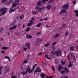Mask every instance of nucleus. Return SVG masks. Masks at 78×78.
<instances>
[{
	"label": "nucleus",
	"instance_id": "24",
	"mask_svg": "<svg viewBox=\"0 0 78 78\" xmlns=\"http://www.w3.org/2000/svg\"><path fill=\"white\" fill-rule=\"evenodd\" d=\"M50 43H47L45 45V47H49V45H50Z\"/></svg>",
	"mask_w": 78,
	"mask_h": 78
},
{
	"label": "nucleus",
	"instance_id": "11",
	"mask_svg": "<svg viewBox=\"0 0 78 78\" xmlns=\"http://www.w3.org/2000/svg\"><path fill=\"white\" fill-rule=\"evenodd\" d=\"M59 34H56L55 35L53 36V37L54 39H56V38H58V37H59Z\"/></svg>",
	"mask_w": 78,
	"mask_h": 78
},
{
	"label": "nucleus",
	"instance_id": "4",
	"mask_svg": "<svg viewBox=\"0 0 78 78\" xmlns=\"http://www.w3.org/2000/svg\"><path fill=\"white\" fill-rule=\"evenodd\" d=\"M34 71V69H32L31 70V68H30V67H28L27 68V70H26V72H29L30 73H31L32 72H33V71Z\"/></svg>",
	"mask_w": 78,
	"mask_h": 78
},
{
	"label": "nucleus",
	"instance_id": "57",
	"mask_svg": "<svg viewBox=\"0 0 78 78\" xmlns=\"http://www.w3.org/2000/svg\"><path fill=\"white\" fill-rule=\"evenodd\" d=\"M9 2L10 3H11V2H13V0H10L9 1Z\"/></svg>",
	"mask_w": 78,
	"mask_h": 78
},
{
	"label": "nucleus",
	"instance_id": "33",
	"mask_svg": "<svg viewBox=\"0 0 78 78\" xmlns=\"http://www.w3.org/2000/svg\"><path fill=\"white\" fill-rule=\"evenodd\" d=\"M74 49H75V48L74 47L72 46L70 48V49L71 50H73Z\"/></svg>",
	"mask_w": 78,
	"mask_h": 78
},
{
	"label": "nucleus",
	"instance_id": "10",
	"mask_svg": "<svg viewBox=\"0 0 78 78\" xmlns=\"http://www.w3.org/2000/svg\"><path fill=\"white\" fill-rule=\"evenodd\" d=\"M25 46L27 47V49H28V50H29V49H30V44L29 43H26L25 44Z\"/></svg>",
	"mask_w": 78,
	"mask_h": 78
},
{
	"label": "nucleus",
	"instance_id": "7",
	"mask_svg": "<svg viewBox=\"0 0 78 78\" xmlns=\"http://www.w3.org/2000/svg\"><path fill=\"white\" fill-rule=\"evenodd\" d=\"M58 69L59 72H61V69H63L64 67L62 65H59L58 66Z\"/></svg>",
	"mask_w": 78,
	"mask_h": 78
},
{
	"label": "nucleus",
	"instance_id": "16",
	"mask_svg": "<svg viewBox=\"0 0 78 78\" xmlns=\"http://www.w3.org/2000/svg\"><path fill=\"white\" fill-rule=\"evenodd\" d=\"M37 6H40L42 5V1H40L37 3Z\"/></svg>",
	"mask_w": 78,
	"mask_h": 78
},
{
	"label": "nucleus",
	"instance_id": "22",
	"mask_svg": "<svg viewBox=\"0 0 78 78\" xmlns=\"http://www.w3.org/2000/svg\"><path fill=\"white\" fill-rule=\"evenodd\" d=\"M43 41V39H38L37 40V42H42Z\"/></svg>",
	"mask_w": 78,
	"mask_h": 78
},
{
	"label": "nucleus",
	"instance_id": "6",
	"mask_svg": "<svg viewBox=\"0 0 78 78\" xmlns=\"http://www.w3.org/2000/svg\"><path fill=\"white\" fill-rule=\"evenodd\" d=\"M5 71L6 72L4 73V74H6L7 72H9V71H10V68L9 67H7L5 68Z\"/></svg>",
	"mask_w": 78,
	"mask_h": 78
},
{
	"label": "nucleus",
	"instance_id": "54",
	"mask_svg": "<svg viewBox=\"0 0 78 78\" xmlns=\"http://www.w3.org/2000/svg\"><path fill=\"white\" fill-rule=\"evenodd\" d=\"M43 20H45V21H46V20H48V19H47V18H45Z\"/></svg>",
	"mask_w": 78,
	"mask_h": 78
},
{
	"label": "nucleus",
	"instance_id": "21",
	"mask_svg": "<svg viewBox=\"0 0 78 78\" xmlns=\"http://www.w3.org/2000/svg\"><path fill=\"white\" fill-rule=\"evenodd\" d=\"M14 2L15 3H16L17 5V4L20 2V0H15Z\"/></svg>",
	"mask_w": 78,
	"mask_h": 78
},
{
	"label": "nucleus",
	"instance_id": "31",
	"mask_svg": "<svg viewBox=\"0 0 78 78\" xmlns=\"http://www.w3.org/2000/svg\"><path fill=\"white\" fill-rule=\"evenodd\" d=\"M63 13H66L67 12V11L65 9H62Z\"/></svg>",
	"mask_w": 78,
	"mask_h": 78
},
{
	"label": "nucleus",
	"instance_id": "14",
	"mask_svg": "<svg viewBox=\"0 0 78 78\" xmlns=\"http://www.w3.org/2000/svg\"><path fill=\"white\" fill-rule=\"evenodd\" d=\"M35 73H37V72H41V69H40V68L39 67H37L36 69V70L35 71Z\"/></svg>",
	"mask_w": 78,
	"mask_h": 78
},
{
	"label": "nucleus",
	"instance_id": "23",
	"mask_svg": "<svg viewBox=\"0 0 78 78\" xmlns=\"http://www.w3.org/2000/svg\"><path fill=\"white\" fill-rule=\"evenodd\" d=\"M27 73L26 71V72H23L21 73V74L23 75H25V74H27Z\"/></svg>",
	"mask_w": 78,
	"mask_h": 78
},
{
	"label": "nucleus",
	"instance_id": "37",
	"mask_svg": "<svg viewBox=\"0 0 78 78\" xmlns=\"http://www.w3.org/2000/svg\"><path fill=\"white\" fill-rule=\"evenodd\" d=\"M66 24L65 23H63L62 25V27H65V26H66Z\"/></svg>",
	"mask_w": 78,
	"mask_h": 78
},
{
	"label": "nucleus",
	"instance_id": "8",
	"mask_svg": "<svg viewBox=\"0 0 78 78\" xmlns=\"http://www.w3.org/2000/svg\"><path fill=\"white\" fill-rule=\"evenodd\" d=\"M62 8H64V9H67L69 8V4H65V5L62 6Z\"/></svg>",
	"mask_w": 78,
	"mask_h": 78
},
{
	"label": "nucleus",
	"instance_id": "28",
	"mask_svg": "<svg viewBox=\"0 0 78 78\" xmlns=\"http://www.w3.org/2000/svg\"><path fill=\"white\" fill-rule=\"evenodd\" d=\"M61 78H68V76H62Z\"/></svg>",
	"mask_w": 78,
	"mask_h": 78
},
{
	"label": "nucleus",
	"instance_id": "58",
	"mask_svg": "<svg viewBox=\"0 0 78 78\" xmlns=\"http://www.w3.org/2000/svg\"><path fill=\"white\" fill-rule=\"evenodd\" d=\"M1 2L2 3H4V2H5V1L4 0H2Z\"/></svg>",
	"mask_w": 78,
	"mask_h": 78
},
{
	"label": "nucleus",
	"instance_id": "51",
	"mask_svg": "<svg viewBox=\"0 0 78 78\" xmlns=\"http://www.w3.org/2000/svg\"><path fill=\"white\" fill-rule=\"evenodd\" d=\"M65 71H62V72H61V73L62 74H64V73H65Z\"/></svg>",
	"mask_w": 78,
	"mask_h": 78
},
{
	"label": "nucleus",
	"instance_id": "15",
	"mask_svg": "<svg viewBox=\"0 0 78 78\" xmlns=\"http://www.w3.org/2000/svg\"><path fill=\"white\" fill-rule=\"evenodd\" d=\"M5 59H7L8 61L10 62V61H11V58H10V57H9L8 56H5L4 57Z\"/></svg>",
	"mask_w": 78,
	"mask_h": 78
},
{
	"label": "nucleus",
	"instance_id": "53",
	"mask_svg": "<svg viewBox=\"0 0 78 78\" xmlns=\"http://www.w3.org/2000/svg\"><path fill=\"white\" fill-rule=\"evenodd\" d=\"M14 30V28L12 27H11L9 29V30Z\"/></svg>",
	"mask_w": 78,
	"mask_h": 78
},
{
	"label": "nucleus",
	"instance_id": "48",
	"mask_svg": "<svg viewBox=\"0 0 78 78\" xmlns=\"http://www.w3.org/2000/svg\"><path fill=\"white\" fill-rule=\"evenodd\" d=\"M72 66H73V65L72 64H69L68 66V67H72Z\"/></svg>",
	"mask_w": 78,
	"mask_h": 78
},
{
	"label": "nucleus",
	"instance_id": "56",
	"mask_svg": "<svg viewBox=\"0 0 78 78\" xmlns=\"http://www.w3.org/2000/svg\"><path fill=\"white\" fill-rule=\"evenodd\" d=\"M17 28V25H15L13 26V29L15 28V29H16Z\"/></svg>",
	"mask_w": 78,
	"mask_h": 78
},
{
	"label": "nucleus",
	"instance_id": "34",
	"mask_svg": "<svg viewBox=\"0 0 78 78\" xmlns=\"http://www.w3.org/2000/svg\"><path fill=\"white\" fill-rule=\"evenodd\" d=\"M45 56L47 58V59H51V58L48 57V55H46Z\"/></svg>",
	"mask_w": 78,
	"mask_h": 78
},
{
	"label": "nucleus",
	"instance_id": "49",
	"mask_svg": "<svg viewBox=\"0 0 78 78\" xmlns=\"http://www.w3.org/2000/svg\"><path fill=\"white\" fill-rule=\"evenodd\" d=\"M67 57H68V60L69 61L70 60V55H68Z\"/></svg>",
	"mask_w": 78,
	"mask_h": 78
},
{
	"label": "nucleus",
	"instance_id": "20",
	"mask_svg": "<svg viewBox=\"0 0 78 78\" xmlns=\"http://www.w3.org/2000/svg\"><path fill=\"white\" fill-rule=\"evenodd\" d=\"M65 69V72L66 73H68L69 72V70L67 69V68L66 67H65L64 68Z\"/></svg>",
	"mask_w": 78,
	"mask_h": 78
},
{
	"label": "nucleus",
	"instance_id": "19",
	"mask_svg": "<svg viewBox=\"0 0 78 78\" xmlns=\"http://www.w3.org/2000/svg\"><path fill=\"white\" fill-rule=\"evenodd\" d=\"M26 37L27 38H28V39H31V38H32V36L30 35H27Z\"/></svg>",
	"mask_w": 78,
	"mask_h": 78
},
{
	"label": "nucleus",
	"instance_id": "13",
	"mask_svg": "<svg viewBox=\"0 0 78 78\" xmlns=\"http://www.w3.org/2000/svg\"><path fill=\"white\" fill-rule=\"evenodd\" d=\"M37 10H35V9H34V11H32V13L33 14H36L37 13Z\"/></svg>",
	"mask_w": 78,
	"mask_h": 78
},
{
	"label": "nucleus",
	"instance_id": "3",
	"mask_svg": "<svg viewBox=\"0 0 78 78\" xmlns=\"http://www.w3.org/2000/svg\"><path fill=\"white\" fill-rule=\"evenodd\" d=\"M34 17H33L31 18V20L29 21V23L27 25V27H30L32 25V23H33V21H34Z\"/></svg>",
	"mask_w": 78,
	"mask_h": 78
},
{
	"label": "nucleus",
	"instance_id": "61",
	"mask_svg": "<svg viewBox=\"0 0 78 78\" xmlns=\"http://www.w3.org/2000/svg\"><path fill=\"white\" fill-rule=\"evenodd\" d=\"M54 76H49V78H53V77H54Z\"/></svg>",
	"mask_w": 78,
	"mask_h": 78
},
{
	"label": "nucleus",
	"instance_id": "41",
	"mask_svg": "<svg viewBox=\"0 0 78 78\" xmlns=\"http://www.w3.org/2000/svg\"><path fill=\"white\" fill-rule=\"evenodd\" d=\"M37 66L36 64H35V65H33L32 69H35V66Z\"/></svg>",
	"mask_w": 78,
	"mask_h": 78
},
{
	"label": "nucleus",
	"instance_id": "5",
	"mask_svg": "<svg viewBox=\"0 0 78 78\" xmlns=\"http://www.w3.org/2000/svg\"><path fill=\"white\" fill-rule=\"evenodd\" d=\"M19 7H20V6H18V8H16L14 9H13L12 8H11L10 10H9V13H11V12H14V11H16V9H18V8H19Z\"/></svg>",
	"mask_w": 78,
	"mask_h": 78
},
{
	"label": "nucleus",
	"instance_id": "38",
	"mask_svg": "<svg viewBox=\"0 0 78 78\" xmlns=\"http://www.w3.org/2000/svg\"><path fill=\"white\" fill-rule=\"evenodd\" d=\"M61 63L62 65H64V64H65V63L64 62V61L62 60L61 61Z\"/></svg>",
	"mask_w": 78,
	"mask_h": 78
},
{
	"label": "nucleus",
	"instance_id": "40",
	"mask_svg": "<svg viewBox=\"0 0 78 78\" xmlns=\"http://www.w3.org/2000/svg\"><path fill=\"white\" fill-rule=\"evenodd\" d=\"M27 48L26 47H24L23 49V50L24 51H26V50H27Z\"/></svg>",
	"mask_w": 78,
	"mask_h": 78
},
{
	"label": "nucleus",
	"instance_id": "45",
	"mask_svg": "<svg viewBox=\"0 0 78 78\" xmlns=\"http://www.w3.org/2000/svg\"><path fill=\"white\" fill-rule=\"evenodd\" d=\"M42 2L43 4H44L45 3V0H42Z\"/></svg>",
	"mask_w": 78,
	"mask_h": 78
},
{
	"label": "nucleus",
	"instance_id": "59",
	"mask_svg": "<svg viewBox=\"0 0 78 78\" xmlns=\"http://www.w3.org/2000/svg\"><path fill=\"white\" fill-rule=\"evenodd\" d=\"M20 19H21V20H22V19H23V18H22V16H20Z\"/></svg>",
	"mask_w": 78,
	"mask_h": 78
},
{
	"label": "nucleus",
	"instance_id": "64",
	"mask_svg": "<svg viewBox=\"0 0 78 78\" xmlns=\"http://www.w3.org/2000/svg\"><path fill=\"white\" fill-rule=\"evenodd\" d=\"M43 20H44L41 19H40V22H42V21Z\"/></svg>",
	"mask_w": 78,
	"mask_h": 78
},
{
	"label": "nucleus",
	"instance_id": "60",
	"mask_svg": "<svg viewBox=\"0 0 78 78\" xmlns=\"http://www.w3.org/2000/svg\"><path fill=\"white\" fill-rule=\"evenodd\" d=\"M42 52H40L39 53V56H40V55H42Z\"/></svg>",
	"mask_w": 78,
	"mask_h": 78
},
{
	"label": "nucleus",
	"instance_id": "35",
	"mask_svg": "<svg viewBox=\"0 0 78 78\" xmlns=\"http://www.w3.org/2000/svg\"><path fill=\"white\" fill-rule=\"evenodd\" d=\"M39 9V6H37L35 7V10H37Z\"/></svg>",
	"mask_w": 78,
	"mask_h": 78
},
{
	"label": "nucleus",
	"instance_id": "18",
	"mask_svg": "<svg viewBox=\"0 0 78 78\" xmlns=\"http://www.w3.org/2000/svg\"><path fill=\"white\" fill-rule=\"evenodd\" d=\"M46 8L48 10H50L51 9V5H48L46 6Z\"/></svg>",
	"mask_w": 78,
	"mask_h": 78
},
{
	"label": "nucleus",
	"instance_id": "30",
	"mask_svg": "<svg viewBox=\"0 0 78 78\" xmlns=\"http://www.w3.org/2000/svg\"><path fill=\"white\" fill-rule=\"evenodd\" d=\"M45 74L42 73L41 74V77H42V78H44L45 76Z\"/></svg>",
	"mask_w": 78,
	"mask_h": 78
},
{
	"label": "nucleus",
	"instance_id": "32",
	"mask_svg": "<svg viewBox=\"0 0 78 78\" xmlns=\"http://www.w3.org/2000/svg\"><path fill=\"white\" fill-rule=\"evenodd\" d=\"M41 25H42V23H39L37 25V27H39Z\"/></svg>",
	"mask_w": 78,
	"mask_h": 78
},
{
	"label": "nucleus",
	"instance_id": "47",
	"mask_svg": "<svg viewBox=\"0 0 78 78\" xmlns=\"http://www.w3.org/2000/svg\"><path fill=\"white\" fill-rule=\"evenodd\" d=\"M54 0H49V2H50V3H53Z\"/></svg>",
	"mask_w": 78,
	"mask_h": 78
},
{
	"label": "nucleus",
	"instance_id": "9",
	"mask_svg": "<svg viewBox=\"0 0 78 78\" xmlns=\"http://www.w3.org/2000/svg\"><path fill=\"white\" fill-rule=\"evenodd\" d=\"M45 8H46L45 7H43L39 8L38 9V12H41V11H42V10H43V9H45Z\"/></svg>",
	"mask_w": 78,
	"mask_h": 78
},
{
	"label": "nucleus",
	"instance_id": "50",
	"mask_svg": "<svg viewBox=\"0 0 78 78\" xmlns=\"http://www.w3.org/2000/svg\"><path fill=\"white\" fill-rule=\"evenodd\" d=\"M76 1H74L73 2V4L75 5V4H76Z\"/></svg>",
	"mask_w": 78,
	"mask_h": 78
},
{
	"label": "nucleus",
	"instance_id": "12",
	"mask_svg": "<svg viewBox=\"0 0 78 78\" xmlns=\"http://www.w3.org/2000/svg\"><path fill=\"white\" fill-rule=\"evenodd\" d=\"M21 69H22L25 67V64L24 63H22L20 66Z\"/></svg>",
	"mask_w": 78,
	"mask_h": 78
},
{
	"label": "nucleus",
	"instance_id": "46",
	"mask_svg": "<svg viewBox=\"0 0 78 78\" xmlns=\"http://www.w3.org/2000/svg\"><path fill=\"white\" fill-rule=\"evenodd\" d=\"M28 61L26 60H24L23 62V63H27V62H28Z\"/></svg>",
	"mask_w": 78,
	"mask_h": 78
},
{
	"label": "nucleus",
	"instance_id": "26",
	"mask_svg": "<svg viewBox=\"0 0 78 78\" xmlns=\"http://www.w3.org/2000/svg\"><path fill=\"white\" fill-rule=\"evenodd\" d=\"M9 48L8 47H6V46L2 48V50H6V49H8Z\"/></svg>",
	"mask_w": 78,
	"mask_h": 78
},
{
	"label": "nucleus",
	"instance_id": "63",
	"mask_svg": "<svg viewBox=\"0 0 78 78\" xmlns=\"http://www.w3.org/2000/svg\"><path fill=\"white\" fill-rule=\"evenodd\" d=\"M9 34H10V33L8 32V33H7V35H8V36H9Z\"/></svg>",
	"mask_w": 78,
	"mask_h": 78
},
{
	"label": "nucleus",
	"instance_id": "39",
	"mask_svg": "<svg viewBox=\"0 0 78 78\" xmlns=\"http://www.w3.org/2000/svg\"><path fill=\"white\" fill-rule=\"evenodd\" d=\"M69 55L71 56L72 57L73 56V54L72 52H70L69 53Z\"/></svg>",
	"mask_w": 78,
	"mask_h": 78
},
{
	"label": "nucleus",
	"instance_id": "29",
	"mask_svg": "<svg viewBox=\"0 0 78 78\" xmlns=\"http://www.w3.org/2000/svg\"><path fill=\"white\" fill-rule=\"evenodd\" d=\"M75 12L76 14V16H78V10H75Z\"/></svg>",
	"mask_w": 78,
	"mask_h": 78
},
{
	"label": "nucleus",
	"instance_id": "44",
	"mask_svg": "<svg viewBox=\"0 0 78 78\" xmlns=\"http://www.w3.org/2000/svg\"><path fill=\"white\" fill-rule=\"evenodd\" d=\"M63 12V11H62V9L61 11L60 12V14H62Z\"/></svg>",
	"mask_w": 78,
	"mask_h": 78
},
{
	"label": "nucleus",
	"instance_id": "55",
	"mask_svg": "<svg viewBox=\"0 0 78 78\" xmlns=\"http://www.w3.org/2000/svg\"><path fill=\"white\" fill-rule=\"evenodd\" d=\"M72 37H73V34L70 35V36H69V38H72Z\"/></svg>",
	"mask_w": 78,
	"mask_h": 78
},
{
	"label": "nucleus",
	"instance_id": "25",
	"mask_svg": "<svg viewBox=\"0 0 78 78\" xmlns=\"http://www.w3.org/2000/svg\"><path fill=\"white\" fill-rule=\"evenodd\" d=\"M30 27H28L27 29H25V31H26V32H28V31H30Z\"/></svg>",
	"mask_w": 78,
	"mask_h": 78
},
{
	"label": "nucleus",
	"instance_id": "62",
	"mask_svg": "<svg viewBox=\"0 0 78 78\" xmlns=\"http://www.w3.org/2000/svg\"><path fill=\"white\" fill-rule=\"evenodd\" d=\"M12 78H16V76H12Z\"/></svg>",
	"mask_w": 78,
	"mask_h": 78
},
{
	"label": "nucleus",
	"instance_id": "43",
	"mask_svg": "<svg viewBox=\"0 0 78 78\" xmlns=\"http://www.w3.org/2000/svg\"><path fill=\"white\" fill-rule=\"evenodd\" d=\"M68 34H69V33H68V32H66L65 33V36H67V35H68Z\"/></svg>",
	"mask_w": 78,
	"mask_h": 78
},
{
	"label": "nucleus",
	"instance_id": "52",
	"mask_svg": "<svg viewBox=\"0 0 78 78\" xmlns=\"http://www.w3.org/2000/svg\"><path fill=\"white\" fill-rule=\"evenodd\" d=\"M41 32H37V35H39V34H41Z\"/></svg>",
	"mask_w": 78,
	"mask_h": 78
},
{
	"label": "nucleus",
	"instance_id": "1",
	"mask_svg": "<svg viewBox=\"0 0 78 78\" xmlns=\"http://www.w3.org/2000/svg\"><path fill=\"white\" fill-rule=\"evenodd\" d=\"M51 53L52 55H54L55 54L56 56H59L61 55V51L59 50L55 51V52H54V51H52Z\"/></svg>",
	"mask_w": 78,
	"mask_h": 78
},
{
	"label": "nucleus",
	"instance_id": "2",
	"mask_svg": "<svg viewBox=\"0 0 78 78\" xmlns=\"http://www.w3.org/2000/svg\"><path fill=\"white\" fill-rule=\"evenodd\" d=\"M7 9L6 8H2L0 10V13L2 12V14H4L6 13Z\"/></svg>",
	"mask_w": 78,
	"mask_h": 78
},
{
	"label": "nucleus",
	"instance_id": "17",
	"mask_svg": "<svg viewBox=\"0 0 78 78\" xmlns=\"http://www.w3.org/2000/svg\"><path fill=\"white\" fill-rule=\"evenodd\" d=\"M16 5H17V4L13 2L12 6V8H14V7H16Z\"/></svg>",
	"mask_w": 78,
	"mask_h": 78
},
{
	"label": "nucleus",
	"instance_id": "27",
	"mask_svg": "<svg viewBox=\"0 0 78 78\" xmlns=\"http://www.w3.org/2000/svg\"><path fill=\"white\" fill-rule=\"evenodd\" d=\"M42 64L45 67H47V64H46V63L45 62H43L42 63Z\"/></svg>",
	"mask_w": 78,
	"mask_h": 78
},
{
	"label": "nucleus",
	"instance_id": "42",
	"mask_svg": "<svg viewBox=\"0 0 78 78\" xmlns=\"http://www.w3.org/2000/svg\"><path fill=\"white\" fill-rule=\"evenodd\" d=\"M1 53H2V54H4V53H5V51L3 50H2L1 51Z\"/></svg>",
	"mask_w": 78,
	"mask_h": 78
},
{
	"label": "nucleus",
	"instance_id": "36",
	"mask_svg": "<svg viewBox=\"0 0 78 78\" xmlns=\"http://www.w3.org/2000/svg\"><path fill=\"white\" fill-rule=\"evenodd\" d=\"M57 44V43L56 42H54L52 44V45L53 46H54L55 45H56Z\"/></svg>",
	"mask_w": 78,
	"mask_h": 78
}]
</instances>
